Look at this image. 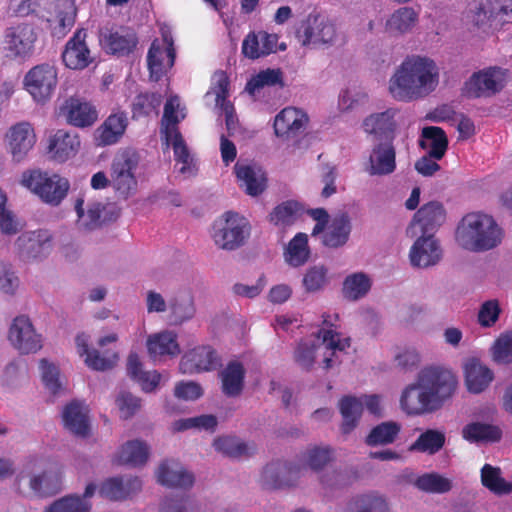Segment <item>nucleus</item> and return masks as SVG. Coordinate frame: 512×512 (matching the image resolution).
I'll use <instances>...</instances> for the list:
<instances>
[{
    "label": "nucleus",
    "mask_w": 512,
    "mask_h": 512,
    "mask_svg": "<svg viewBox=\"0 0 512 512\" xmlns=\"http://www.w3.org/2000/svg\"><path fill=\"white\" fill-rule=\"evenodd\" d=\"M457 378L448 369L426 367L417 381L408 385L400 397L402 410L408 415H424L439 410L457 388Z\"/></svg>",
    "instance_id": "f257e3e1"
},
{
    "label": "nucleus",
    "mask_w": 512,
    "mask_h": 512,
    "mask_svg": "<svg viewBox=\"0 0 512 512\" xmlns=\"http://www.w3.org/2000/svg\"><path fill=\"white\" fill-rule=\"evenodd\" d=\"M439 81L435 62L426 57H408L390 79L389 91L394 99L411 101L431 93Z\"/></svg>",
    "instance_id": "f03ea898"
},
{
    "label": "nucleus",
    "mask_w": 512,
    "mask_h": 512,
    "mask_svg": "<svg viewBox=\"0 0 512 512\" xmlns=\"http://www.w3.org/2000/svg\"><path fill=\"white\" fill-rule=\"evenodd\" d=\"M455 238L458 245L465 250L484 252L501 243L503 230L491 215L472 212L461 219Z\"/></svg>",
    "instance_id": "7ed1b4c3"
},
{
    "label": "nucleus",
    "mask_w": 512,
    "mask_h": 512,
    "mask_svg": "<svg viewBox=\"0 0 512 512\" xmlns=\"http://www.w3.org/2000/svg\"><path fill=\"white\" fill-rule=\"evenodd\" d=\"M395 109L372 114L363 121L364 131L374 135L377 143L374 145L369 160H395L396 152L393 145L396 122Z\"/></svg>",
    "instance_id": "20e7f679"
},
{
    "label": "nucleus",
    "mask_w": 512,
    "mask_h": 512,
    "mask_svg": "<svg viewBox=\"0 0 512 512\" xmlns=\"http://www.w3.org/2000/svg\"><path fill=\"white\" fill-rule=\"evenodd\" d=\"M21 184L51 206H58L70 189V183L66 178L40 170L24 172Z\"/></svg>",
    "instance_id": "39448f33"
},
{
    "label": "nucleus",
    "mask_w": 512,
    "mask_h": 512,
    "mask_svg": "<svg viewBox=\"0 0 512 512\" xmlns=\"http://www.w3.org/2000/svg\"><path fill=\"white\" fill-rule=\"evenodd\" d=\"M248 235V222L238 213L228 211L213 223L212 238L221 249L234 250L242 246Z\"/></svg>",
    "instance_id": "423d86ee"
},
{
    "label": "nucleus",
    "mask_w": 512,
    "mask_h": 512,
    "mask_svg": "<svg viewBox=\"0 0 512 512\" xmlns=\"http://www.w3.org/2000/svg\"><path fill=\"white\" fill-rule=\"evenodd\" d=\"M37 34L31 24L18 23L5 29L3 49L6 57L12 60H26L35 50Z\"/></svg>",
    "instance_id": "0eeeda50"
},
{
    "label": "nucleus",
    "mask_w": 512,
    "mask_h": 512,
    "mask_svg": "<svg viewBox=\"0 0 512 512\" xmlns=\"http://www.w3.org/2000/svg\"><path fill=\"white\" fill-rule=\"evenodd\" d=\"M57 83V68L49 63L33 66L28 70L23 79L25 90L38 103H45L52 97Z\"/></svg>",
    "instance_id": "6e6552de"
},
{
    "label": "nucleus",
    "mask_w": 512,
    "mask_h": 512,
    "mask_svg": "<svg viewBox=\"0 0 512 512\" xmlns=\"http://www.w3.org/2000/svg\"><path fill=\"white\" fill-rule=\"evenodd\" d=\"M303 46H332L338 32L335 23L321 14H309L297 32Z\"/></svg>",
    "instance_id": "1a4fd4ad"
},
{
    "label": "nucleus",
    "mask_w": 512,
    "mask_h": 512,
    "mask_svg": "<svg viewBox=\"0 0 512 512\" xmlns=\"http://www.w3.org/2000/svg\"><path fill=\"white\" fill-rule=\"evenodd\" d=\"M118 337L115 333L99 339L98 346L102 350L88 347V337L80 334L76 337V345L81 356H85L86 365L96 371H105L114 367L118 360V354L111 349H104L108 343H115Z\"/></svg>",
    "instance_id": "9d476101"
},
{
    "label": "nucleus",
    "mask_w": 512,
    "mask_h": 512,
    "mask_svg": "<svg viewBox=\"0 0 512 512\" xmlns=\"http://www.w3.org/2000/svg\"><path fill=\"white\" fill-rule=\"evenodd\" d=\"M507 70L489 67L475 72L465 82L463 95L468 98L489 97L499 92L503 86Z\"/></svg>",
    "instance_id": "9b49d317"
},
{
    "label": "nucleus",
    "mask_w": 512,
    "mask_h": 512,
    "mask_svg": "<svg viewBox=\"0 0 512 512\" xmlns=\"http://www.w3.org/2000/svg\"><path fill=\"white\" fill-rule=\"evenodd\" d=\"M512 18V0H485L474 14L479 28L499 30Z\"/></svg>",
    "instance_id": "f8f14e48"
},
{
    "label": "nucleus",
    "mask_w": 512,
    "mask_h": 512,
    "mask_svg": "<svg viewBox=\"0 0 512 512\" xmlns=\"http://www.w3.org/2000/svg\"><path fill=\"white\" fill-rule=\"evenodd\" d=\"M309 121L304 110L293 106L285 107L274 118V133L278 138L290 141L307 128Z\"/></svg>",
    "instance_id": "ddd939ff"
},
{
    "label": "nucleus",
    "mask_w": 512,
    "mask_h": 512,
    "mask_svg": "<svg viewBox=\"0 0 512 512\" xmlns=\"http://www.w3.org/2000/svg\"><path fill=\"white\" fill-rule=\"evenodd\" d=\"M37 141L35 129L30 122L21 121L12 125L4 136V143L14 160H22L33 149Z\"/></svg>",
    "instance_id": "4468645a"
},
{
    "label": "nucleus",
    "mask_w": 512,
    "mask_h": 512,
    "mask_svg": "<svg viewBox=\"0 0 512 512\" xmlns=\"http://www.w3.org/2000/svg\"><path fill=\"white\" fill-rule=\"evenodd\" d=\"M8 338L22 354L35 353L42 347L41 336L36 333L30 319L25 316L13 320Z\"/></svg>",
    "instance_id": "2eb2a0df"
},
{
    "label": "nucleus",
    "mask_w": 512,
    "mask_h": 512,
    "mask_svg": "<svg viewBox=\"0 0 512 512\" xmlns=\"http://www.w3.org/2000/svg\"><path fill=\"white\" fill-rule=\"evenodd\" d=\"M220 366V357L209 345L197 346L186 352L180 361L179 369L183 374H194L216 370Z\"/></svg>",
    "instance_id": "dca6fc26"
},
{
    "label": "nucleus",
    "mask_w": 512,
    "mask_h": 512,
    "mask_svg": "<svg viewBox=\"0 0 512 512\" xmlns=\"http://www.w3.org/2000/svg\"><path fill=\"white\" fill-rule=\"evenodd\" d=\"M445 218L446 213L442 203L438 201H430L421 206L414 214L409 229L412 235L420 233L423 235L434 236V233L443 224Z\"/></svg>",
    "instance_id": "f3484780"
},
{
    "label": "nucleus",
    "mask_w": 512,
    "mask_h": 512,
    "mask_svg": "<svg viewBox=\"0 0 512 512\" xmlns=\"http://www.w3.org/2000/svg\"><path fill=\"white\" fill-rule=\"evenodd\" d=\"M87 32L85 29H77L67 41L62 52V60L66 67L81 70L92 62L90 50L86 44Z\"/></svg>",
    "instance_id": "a211bd4d"
},
{
    "label": "nucleus",
    "mask_w": 512,
    "mask_h": 512,
    "mask_svg": "<svg viewBox=\"0 0 512 512\" xmlns=\"http://www.w3.org/2000/svg\"><path fill=\"white\" fill-rule=\"evenodd\" d=\"M442 250L434 236L420 234L410 250V261L416 267H429L439 262Z\"/></svg>",
    "instance_id": "6ab92c4d"
},
{
    "label": "nucleus",
    "mask_w": 512,
    "mask_h": 512,
    "mask_svg": "<svg viewBox=\"0 0 512 512\" xmlns=\"http://www.w3.org/2000/svg\"><path fill=\"white\" fill-rule=\"evenodd\" d=\"M157 481L169 488L188 490L194 484V475L185 470L177 461H163L157 472Z\"/></svg>",
    "instance_id": "aec40b11"
},
{
    "label": "nucleus",
    "mask_w": 512,
    "mask_h": 512,
    "mask_svg": "<svg viewBox=\"0 0 512 512\" xmlns=\"http://www.w3.org/2000/svg\"><path fill=\"white\" fill-rule=\"evenodd\" d=\"M352 231L351 219L348 213L342 212L335 215L320 234L323 246L328 248H339L344 246Z\"/></svg>",
    "instance_id": "412c9836"
},
{
    "label": "nucleus",
    "mask_w": 512,
    "mask_h": 512,
    "mask_svg": "<svg viewBox=\"0 0 512 512\" xmlns=\"http://www.w3.org/2000/svg\"><path fill=\"white\" fill-rule=\"evenodd\" d=\"M128 126L127 114L117 111L110 114L96 129L95 138L99 145L108 146L117 143Z\"/></svg>",
    "instance_id": "4be33fe9"
},
{
    "label": "nucleus",
    "mask_w": 512,
    "mask_h": 512,
    "mask_svg": "<svg viewBox=\"0 0 512 512\" xmlns=\"http://www.w3.org/2000/svg\"><path fill=\"white\" fill-rule=\"evenodd\" d=\"M67 122L75 127L92 126L98 119L96 107L85 100L71 97L65 102Z\"/></svg>",
    "instance_id": "5701e85b"
},
{
    "label": "nucleus",
    "mask_w": 512,
    "mask_h": 512,
    "mask_svg": "<svg viewBox=\"0 0 512 512\" xmlns=\"http://www.w3.org/2000/svg\"><path fill=\"white\" fill-rule=\"evenodd\" d=\"M78 134L59 129L48 137L47 151L61 160L74 158L80 150Z\"/></svg>",
    "instance_id": "b1692460"
},
{
    "label": "nucleus",
    "mask_w": 512,
    "mask_h": 512,
    "mask_svg": "<svg viewBox=\"0 0 512 512\" xmlns=\"http://www.w3.org/2000/svg\"><path fill=\"white\" fill-rule=\"evenodd\" d=\"M234 170L238 185L246 194L255 197L266 189V177L261 168L236 162Z\"/></svg>",
    "instance_id": "393cba45"
},
{
    "label": "nucleus",
    "mask_w": 512,
    "mask_h": 512,
    "mask_svg": "<svg viewBox=\"0 0 512 512\" xmlns=\"http://www.w3.org/2000/svg\"><path fill=\"white\" fill-rule=\"evenodd\" d=\"M142 488V481L138 477L124 480L122 477H113L104 481L99 488V495L110 500H124Z\"/></svg>",
    "instance_id": "a878e982"
},
{
    "label": "nucleus",
    "mask_w": 512,
    "mask_h": 512,
    "mask_svg": "<svg viewBox=\"0 0 512 512\" xmlns=\"http://www.w3.org/2000/svg\"><path fill=\"white\" fill-rule=\"evenodd\" d=\"M62 419L67 430L79 437H87L90 431L87 407L79 402L72 401L62 412Z\"/></svg>",
    "instance_id": "bb28decb"
},
{
    "label": "nucleus",
    "mask_w": 512,
    "mask_h": 512,
    "mask_svg": "<svg viewBox=\"0 0 512 512\" xmlns=\"http://www.w3.org/2000/svg\"><path fill=\"white\" fill-rule=\"evenodd\" d=\"M104 48L113 55L125 56L133 52L138 43L134 31L122 28L116 31H108L102 36Z\"/></svg>",
    "instance_id": "cd10ccee"
},
{
    "label": "nucleus",
    "mask_w": 512,
    "mask_h": 512,
    "mask_svg": "<svg viewBox=\"0 0 512 512\" xmlns=\"http://www.w3.org/2000/svg\"><path fill=\"white\" fill-rule=\"evenodd\" d=\"M464 376L468 391L474 394L483 392L494 378L492 370L476 358L465 363Z\"/></svg>",
    "instance_id": "c85d7f7f"
},
{
    "label": "nucleus",
    "mask_w": 512,
    "mask_h": 512,
    "mask_svg": "<svg viewBox=\"0 0 512 512\" xmlns=\"http://www.w3.org/2000/svg\"><path fill=\"white\" fill-rule=\"evenodd\" d=\"M23 255L28 259H37L51 250V235L47 230L32 231L18 238Z\"/></svg>",
    "instance_id": "c756f323"
},
{
    "label": "nucleus",
    "mask_w": 512,
    "mask_h": 512,
    "mask_svg": "<svg viewBox=\"0 0 512 512\" xmlns=\"http://www.w3.org/2000/svg\"><path fill=\"white\" fill-rule=\"evenodd\" d=\"M170 322L181 325L191 320L196 314L194 297L190 291H179L169 299Z\"/></svg>",
    "instance_id": "7c9ffc66"
},
{
    "label": "nucleus",
    "mask_w": 512,
    "mask_h": 512,
    "mask_svg": "<svg viewBox=\"0 0 512 512\" xmlns=\"http://www.w3.org/2000/svg\"><path fill=\"white\" fill-rule=\"evenodd\" d=\"M296 473V465L282 461L267 464L261 474L263 486L268 489H278L290 486V476Z\"/></svg>",
    "instance_id": "2f4dec72"
},
{
    "label": "nucleus",
    "mask_w": 512,
    "mask_h": 512,
    "mask_svg": "<svg viewBox=\"0 0 512 512\" xmlns=\"http://www.w3.org/2000/svg\"><path fill=\"white\" fill-rule=\"evenodd\" d=\"M147 349L152 357H176L181 352L177 334L169 330L150 335L147 339Z\"/></svg>",
    "instance_id": "473e14b6"
},
{
    "label": "nucleus",
    "mask_w": 512,
    "mask_h": 512,
    "mask_svg": "<svg viewBox=\"0 0 512 512\" xmlns=\"http://www.w3.org/2000/svg\"><path fill=\"white\" fill-rule=\"evenodd\" d=\"M245 374L241 362L230 361L220 373L222 392L228 397L239 396L244 388Z\"/></svg>",
    "instance_id": "72a5a7b5"
},
{
    "label": "nucleus",
    "mask_w": 512,
    "mask_h": 512,
    "mask_svg": "<svg viewBox=\"0 0 512 512\" xmlns=\"http://www.w3.org/2000/svg\"><path fill=\"white\" fill-rule=\"evenodd\" d=\"M136 162H114L112 184L114 189L124 198L135 192L137 181L132 173Z\"/></svg>",
    "instance_id": "f704fd0d"
},
{
    "label": "nucleus",
    "mask_w": 512,
    "mask_h": 512,
    "mask_svg": "<svg viewBox=\"0 0 512 512\" xmlns=\"http://www.w3.org/2000/svg\"><path fill=\"white\" fill-rule=\"evenodd\" d=\"M339 411L343 418L341 431L343 434L352 432L363 412V401L355 396H343L339 401Z\"/></svg>",
    "instance_id": "c9c22d12"
},
{
    "label": "nucleus",
    "mask_w": 512,
    "mask_h": 512,
    "mask_svg": "<svg viewBox=\"0 0 512 512\" xmlns=\"http://www.w3.org/2000/svg\"><path fill=\"white\" fill-rule=\"evenodd\" d=\"M149 457V447L140 440H130L122 445L118 455L117 463L133 467L144 465Z\"/></svg>",
    "instance_id": "e433bc0d"
},
{
    "label": "nucleus",
    "mask_w": 512,
    "mask_h": 512,
    "mask_svg": "<svg viewBox=\"0 0 512 512\" xmlns=\"http://www.w3.org/2000/svg\"><path fill=\"white\" fill-rule=\"evenodd\" d=\"M62 476L58 471H44L30 478V489L38 496L47 497L61 490Z\"/></svg>",
    "instance_id": "4c0bfd02"
},
{
    "label": "nucleus",
    "mask_w": 512,
    "mask_h": 512,
    "mask_svg": "<svg viewBox=\"0 0 512 512\" xmlns=\"http://www.w3.org/2000/svg\"><path fill=\"white\" fill-rule=\"evenodd\" d=\"M332 460V450L329 447L312 446L307 448L300 456V465L296 466V473L309 468L313 471L322 470Z\"/></svg>",
    "instance_id": "58836bf2"
},
{
    "label": "nucleus",
    "mask_w": 512,
    "mask_h": 512,
    "mask_svg": "<svg viewBox=\"0 0 512 512\" xmlns=\"http://www.w3.org/2000/svg\"><path fill=\"white\" fill-rule=\"evenodd\" d=\"M186 113L180 109V100L177 95L170 96L165 105L161 120V132L163 135L180 132L178 124L184 120Z\"/></svg>",
    "instance_id": "ea45409f"
},
{
    "label": "nucleus",
    "mask_w": 512,
    "mask_h": 512,
    "mask_svg": "<svg viewBox=\"0 0 512 512\" xmlns=\"http://www.w3.org/2000/svg\"><path fill=\"white\" fill-rule=\"evenodd\" d=\"M421 145L428 147V156L437 160L441 159L448 146V139L440 127L430 126L422 130Z\"/></svg>",
    "instance_id": "a19ab883"
},
{
    "label": "nucleus",
    "mask_w": 512,
    "mask_h": 512,
    "mask_svg": "<svg viewBox=\"0 0 512 512\" xmlns=\"http://www.w3.org/2000/svg\"><path fill=\"white\" fill-rule=\"evenodd\" d=\"M462 436L469 442H496L501 439L502 432L499 427L480 423L472 422L464 426L462 429Z\"/></svg>",
    "instance_id": "79ce46f5"
},
{
    "label": "nucleus",
    "mask_w": 512,
    "mask_h": 512,
    "mask_svg": "<svg viewBox=\"0 0 512 512\" xmlns=\"http://www.w3.org/2000/svg\"><path fill=\"white\" fill-rule=\"evenodd\" d=\"M303 213V206L294 200H287L277 205L269 214V221L276 226L292 225Z\"/></svg>",
    "instance_id": "37998d69"
},
{
    "label": "nucleus",
    "mask_w": 512,
    "mask_h": 512,
    "mask_svg": "<svg viewBox=\"0 0 512 512\" xmlns=\"http://www.w3.org/2000/svg\"><path fill=\"white\" fill-rule=\"evenodd\" d=\"M347 512H389V506L387 501L378 494H361L349 501Z\"/></svg>",
    "instance_id": "c03bdc74"
},
{
    "label": "nucleus",
    "mask_w": 512,
    "mask_h": 512,
    "mask_svg": "<svg viewBox=\"0 0 512 512\" xmlns=\"http://www.w3.org/2000/svg\"><path fill=\"white\" fill-rule=\"evenodd\" d=\"M310 256V249L308 247V236L305 233H297L288 243L285 259L294 267H299L305 264Z\"/></svg>",
    "instance_id": "a18cd8bd"
},
{
    "label": "nucleus",
    "mask_w": 512,
    "mask_h": 512,
    "mask_svg": "<svg viewBox=\"0 0 512 512\" xmlns=\"http://www.w3.org/2000/svg\"><path fill=\"white\" fill-rule=\"evenodd\" d=\"M481 482L484 487L496 495H505L512 492V483L507 482L501 476V470L490 464H485L481 469Z\"/></svg>",
    "instance_id": "49530a36"
},
{
    "label": "nucleus",
    "mask_w": 512,
    "mask_h": 512,
    "mask_svg": "<svg viewBox=\"0 0 512 512\" xmlns=\"http://www.w3.org/2000/svg\"><path fill=\"white\" fill-rule=\"evenodd\" d=\"M213 446L217 451L231 458L248 456L255 451L254 445H249L232 436H223L215 439Z\"/></svg>",
    "instance_id": "de8ad7c7"
},
{
    "label": "nucleus",
    "mask_w": 512,
    "mask_h": 512,
    "mask_svg": "<svg viewBox=\"0 0 512 512\" xmlns=\"http://www.w3.org/2000/svg\"><path fill=\"white\" fill-rule=\"evenodd\" d=\"M445 444V434L435 429H428L421 433L411 445L410 450L426 452L431 455L440 451Z\"/></svg>",
    "instance_id": "09e8293b"
},
{
    "label": "nucleus",
    "mask_w": 512,
    "mask_h": 512,
    "mask_svg": "<svg viewBox=\"0 0 512 512\" xmlns=\"http://www.w3.org/2000/svg\"><path fill=\"white\" fill-rule=\"evenodd\" d=\"M400 429V425L396 422H383L370 431L366 437V443L369 446L391 444L395 441Z\"/></svg>",
    "instance_id": "8fccbe9b"
},
{
    "label": "nucleus",
    "mask_w": 512,
    "mask_h": 512,
    "mask_svg": "<svg viewBox=\"0 0 512 512\" xmlns=\"http://www.w3.org/2000/svg\"><path fill=\"white\" fill-rule=\"evenodd\" d=\"M371 288L369 277L362 273H354L346 277L343 283V295L349 300H358L365 296Z\"/></svg>",
    "instance_id": "3c124183"
},
{
    "label": "nucleus",
    "mask_w": 512,
    "mask_h": 512,
    "mask_svg": "<svg viewBox=\"0 0 512 512\" xmlns=\"http://www.w3.org/2000/svg\"><path fill=\"white\" fill-rule=\"evenodd\" d=\"M162 103V96L159 93L145 92L138 94L132 103L133 118L149 116L156 112Z\"/></svg>",
    "instance_id": "603ef678"
},
{
    "label": "nucleus",
    "mask_w": 512,
    "mask_h": 512,
    "mask_svg": "<svg viewBox=\"0 0 512 512\" xmlns=\"http://www.w3.org/2000/svg\"><path fill=\"white\" fill-rule=\"evenodd\" d=\"M85 199L80 195L75 201V211L78 221L87 229H94L100 224L103 205L101 203H92L88 206L87 211L84 210Z\"/></svg>",
    "instance_id": "864d4df0"
},
{
    "label": "nucleus",
    "mask_w": 512,
    "mask_h": 512,
    "mask_svg": "<svg viewBox=\"0 0 512 512\" xmlns=\"http://www.w3.org/2000/svg\"><path fill=\"white\" fill-rule=\"evenodd\" d=\"M417 21V14L413 8L403 7L395 11L387 21L390 31L404 33L410 30Z\"/></svg>",
    "instance_id": "5fc2aeb1"
},
{
    "label": "nucleus",
    "mask_w": 512,
    "mask_h": 512,
    "mask_svg": "<svg viewBox=\"0 0 512 512\" xmlns=\"http://www.w3.org/2000/svg\"><path fill=\"white\" fill-rule=\"evenodd\" d=\"M90 505L78 495L64 496L48 506L45 512H89Z\"/></svg>",
    "instance_id": "6e6d98bb"
},
{
    "label": "nucleus",
    "mask_w": 512,
    "mask_h": 512,
    "mask_svg": "<svg viewBox=\"0 0 512 512\" xmlns=\"http://www.w3.org/2000/svg\"><path fill=\"white\" fill-rule=\"evenodd\" d=\"M415 485L422 491L433 493H445L452 487L451 482L447 478L435 473H427L419 476L415 481Z\"/></svg>",
    "instance_id": "4d7b16f0"
},
{
    "label": "nucleus",
    "mask_w": 512,
    "mask_h": 512,
    "mask_svg": "<svg viewBox=\"0 0 512 512\" xmlns=\"http://www.w3.org/2000/svg\"><path fill=\"white\" fill-rule=\"evenodd\" d=\"M282 85V73L280 70L266 69L260 71L256 76L251 78L246 85V90L254 93L265 86Z\"/></svg>",
    "instance_id": "13d9d810"
},
{
    "label": "nucleus",
    "mask_w": 512,
    "mask_h": 512,
    "mask_svg": "<svg viewBox=\"0 0 512 512\" xmlns=\"http://www.w3.org/2000/svg\"><path fill=\"white\" fill-rule=\"evenodd\" d=\"M163 49L158 39H155L147 53V64L150 73V79L159 81L163 76Z\"/></svg>",
    "instance_id": "bf43d9fd"
},
{
    "label": "nucleus",
    "mask_w": 512,
    "mask_h": 512,
    "mask_svg": "<svg viewBox=\"0 0 512 512\" xmlns=\"http://www.w3.org/2000/svg\"><path fill=\"white\" fill-rule=\"evenodd\" d=\"M493 359L497 363L509 364L512 362V331L502 333L494 342Z\"/></svg>",
    "instance_id": "052dcab7"
},
{
    "label": "nucleus",
    "mask_w": 512,
    "mask_h": 512,
    "mask_svg": "<svg viewBox=\"0 0 512 512\" xmlns=\"http://www.w3.org/2000/svg\"><path fill=\"white\" fill-rule=\"evenodd\" d=\"M41 377L45 387L53 394H58L62 385L59 380V369L46 359L40 360Z\"/></svg>",
    "instance_id": "680f3d73"
},
{
    "label": "nucleus",
    "mask_w": 512,
    "mask_h": 512,
    "mask_svg": "<svg viewBox=\"0 0 512 512\" xmlns=\"http://www.w3.org/2000/svg\"><path fill=\"white\" fill-rule=\"evenodd\" d=\"M326 281L327 269L323 265H319L309 268L302 282L307 292H316L324 287Z\"/></svg>",
    "instance_id": "e2e57ef3"
},
{
    "label": "nucleus",
    "mask_w": 512,
    "mask_h": 512,
    "mask_svg": "<svg viewBox=\"0 0 512 512\" xmlns=\"http://www.w3.org/2000/svg\"><path fill=\"white\" fill-rule=\"evenodd\" d=\"M116 404L123 419L132 417L141 406V400L129 392H122L116 399Z\"/></svg>",
    "instance_id": "0e129e2a"
},
{
    "label": "nucleus",
    "mask_w": 512,
    "mask_h": 512,
    "mask_svg": "<svg viewBox=\"0 0 512 512\" xmlns=\"http://www.w3.org/2000/svg\"><path fill=\"white\" fill-rule=\"evenodd\" d=\"M315 349L314 344L301 341L294 352L296 363L301 368L309 370L315 361Z\"/></svg>",
    "instance_id": "69168bd1"
},
{
    "label": "nucleus",
    "mask_w": 512,
    "mask_h": 512,
    "mask_svg": "<svg viewBox=\"0 0 512 512\" xmlns=\"http://www.w3.org/2000/svg\"><path fill=\"white\" fill-rule=\"evenodd\" d=\"M501 310L497 300H489L481 305L478 321L483 327H491L499 318Z\"/></svg>",
    "instance_id": "338daca9"
},
{
    "label": "nucleus",
    "mask_w": 512,
    "mask_h": 512,
    "mask_svg": "<svg viewBox=\"0 0 512 512\" xmlns=\"http://www.w3.org/2000/svg\"><path fill=\"white\" fill-rule=\"evenodd\" d=\"M242 54L251 60L264 57L259 32H249L242 42Z\"/></svg>",
    "instance_id": "774afa93"
}]
</instances>
